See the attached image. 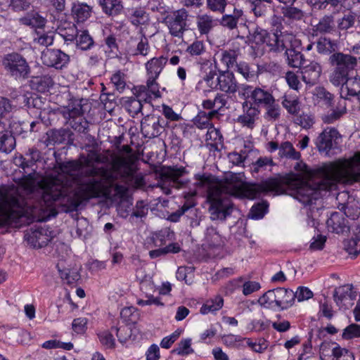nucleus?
Instances as JSON below:
<instances>
[{
  "mask_svg": "<svg viewBox=\"0 0 360 360\" xmlns=\"http://www.w3.org/2000/svg\"><path fill=\"white\" fill-rule=\"evenodd\" d=\"M86 168L84 162L78 160L68 161L60 163V173L56 176L44 177L36 185L37 173L35 171L24 175L19 181V185L28 192V199L25 200L21 198L8 195L6 192L0 191V226L11 224L23 215H30L32 220L41 221L46 211L54 205H60L65 207L66 212L76 210L77 207L71 209L64 199H49L51 197L50 191L46 190L45 181L48 180H60L63 187H68L65 197L75 194L80 197L79 186L86 181L79 184L76 188L72 184L80 173L84 177L83 170ZM65 189V188H63Z\"/></svg>",
  "mask_w": 360,
  "mask_h": 360,
  "instance_id": "1",
  "label": "nucleus"
},
{
  "mask_svg": "<svg viewBox=\"0 0 360 360\" xmlns=\"http://www.w3.org/2000/svg\"><path fill=\"white\" fill-rule=\"evenodd\" d=\"M86 168L82 172L88 178L85 184L79 188L80 197H75L73 194L70 197H65L68 187L60 184V180L53 179L45 181L46 190L50 191L51 197L46 195L49 199H64L71 209L78 207L83 200L98 198L101 195H109L110 186L116 181L119 173L122 176H131L134 173V158L132 155L122 157L110 151L102 153L91 152L84 160Z\"/></svg>",
  "mask_w": 360,
  "mask_h": 360,
  "instance_id": "2",
  "label": "nucleus"
},
{
  "mask_svg": "<svg viewBox=\"0 0 360 360\" xmlns=\"http://www.w3.org/2000/svg\"><path fill=\"white\" fill-rule=\"evenodd\" d=\"M200 186H208L207 202L212 221H224L233 211L231 197L255 199L262 193L273 192L281 194L285 191L283 181L278 178H269L259 184H249L242 179L240 174H231L223 181L213 184L212 176L203 174L198 178Z\"/></svg>",
  "mask_w": 360,
  "mask_h": 360,
  "instance_id": "3",
  "label": "nucleus"
},
{
  "mask_svg": "<svg viewBox=\"0 0 360 360\" xmlns=\"http://www.w3.org/2000/svg\"><path fill=\"white\" fill-rule=\"evenodd\" d=\"M319 179L314 187L305 184L294 192V197L304 205H311L320 197V191L331 190L338 184L360 182V152L349 158H340L323 164L316 169Z\"/></svg>",
  "mask_w": 360,
  "mask_h": 360,
  "instance_id": "4",
  "label": "nucleus"
},
{
  "mask_svg": "<svg viewBox=\"0 0 360 360\" xmlns=\"http://www.w3.org/2000/svg\"><path fill=\"white\" fill-rule=\"evenodd\" d=\"M328 63L333 68L330 81L334 85L340 86L347 78H349L357 65V59L350 54L336 52L329 56Z\"/></svg>",
  "mask_w": 360,
  "mask_h": 360,
  "instance_id": "5",
  "label": "nucleus"
},
{
  "mask_svg": "<svg viewBox=\"0 0 360 360\" xmlns=\"http://www.w3.org/2000/svg\"><path fill=\"white\" fill-rule=\"evenodd\" d=\"M188 16V11L184 8L165 11L162 23L167 26L169 33L172 37L181 39L184 32L188 30L187 23Z\"/></svg>",
  "mask_w": 360,
  "mask_h": 360,
  "instance_id": "6",
  "label": "nucleus"
},
{
  "mask_svg": "<svg viewBox=\"0 0 360 360\" xmlns=\"http://www.w3.org/2000/svg\"><path fill=\"white\" fill-rule=\"evenodd\" d=\"M250 41L256 44H266L271 51L281 52L285 49V44L290 42L292 37L288 34L277 37L275 33H270L266 30L256 27L252 34H250Z\"/></svg>",
  "mask_w": 360,
  "mask_h": 360,
  "instance_id": "7",
  "label": "nucleus"
},
{
  "mask_svg": "<svg viewBox=\"0 0 360 360\" xmlns=\"http://www.w3.org/2000/svg\"><path fill=\"white\" fill-rule=\"evenodd\" d=\"M4 65L11 75L15 77H25L30 68L26 60L18 53H11L6 56Z\"/></svg>",
  "mask_w": 360,
  "mask_h": 360,
  "instance_id": "8",
  "label": "nucleus"
},
{
  "mask_svg": "<svg viewBox=\"0 0 360 360\" xmlns=\"http://www.w3.org/2000/svg\"><path fill=\"white\" fill-rule=\"evenodd\" d=\"M164 120L157 115L145 116L141 122V131L144 137L153 139L158 137L163 130Z\"/></svg>",
  "mask_w": 360,
  "mask_h": 360,
  "instance_id": "9",
  "label": "nucleus"
},
{
  "mask_svg": "<svg viewBox=\"0 0 360 360\" xmlns=\"http://www.w3.org/2000/svg\"><path fill=\"white\" fill-rule=\"evenodd\" d=\"M41 58L44 65L56 69H62L70 60V56L59 49H46Z\"/></svg>",
  "mask_w": 360,
  "mask_h": 360,
  "instance_id": "10",
  "label": "nucleus"
},
{
  "mask_svg": "<svg viewBox=\"0 0 360 360\" xmlns=\"http://www.w3.org/2000/svg\"><path fill=\"white\" fill-rule=\"evenodd\" d=\"M217 89L226 94H234L239 89V84L234 74L229 70H219L217 77Z\"/></svg>",
  "mask_w": 360,
  "mask_h": 360,
  "instance_id": "11",
  "label": "nucleus"
},
{
  "mask_svg": "<svg viewBox=\"0 0 360 360\" xmlns=\"http://www.w3.org/2000/svg\"><path fill=\"white\" fill-rule=\"evenodd\" d=\"M134 95L144 103H150L153 98L160 97L158 83L153 79H147L146 84L135 86Z\"/></svg>",
  "mask_w": 360,
  "mask_h": 360,
  "instance_id": "12",
  "label": "nucleus"
},
{
  "mask_svg": "<svg viewBox=\"0 0 360 360\" xmlns=\"http://www.w3.org/2000/svg\"><path fill=\"white\" fill-rule=\"evenodd\" d=\"M48 232V229L43 227L34 230L31 229L25 233V238L33 248H40L46 246L51 240V236Z\"/></svg>",
  "mask_w": 360,
  "mask_h": 360,
  "instance_id": "13",
  "label": "nucleus"
},
{
  "mask_svg": "<svg viewBox=\"0 0 360 360\" xmlns=\"http://www.w3.org/2000/svg\"><path fill=\"white\" fill-rule=\"evenodd\" d=\"M186 173V171L184 167H170L162 172V176L170 181L172 187L179 189L184 188L188 184V181L181 179Z\"/></svg>",
  "mask_w": 360,
  "mask_h": 360,
  "instance_id": "14",
  "label": "nucleus"
},
{
  "mask_svg": "<svg viewBox=\"0 0 360 360\" xmlns=\"http://www.w3.org/2000/svg\"><path fill=\"white\" fill-rule=\"evenodd\" d=\"M243 114L238 117V122L241 124L243 127L253 129L259 110L249 101H245L243 103Z\"/></svg>",
  "mask_w": 360,
  "mask_h": 360,
  "instance_id": "15",
  "label": "nucleus"
},
{
  "mask_svg": "<svg viewBox=\"0 0 360 360\" xmlns=\"http://www.w3.org/2000/svg\"><path fill=\"white\" fill-rule=\"evenodd\" d=\"M340 136L338 130L335 128L325 129L318 136L316 146L320 151H329L333 147V140Z\"/></svg>",
  "mask_w": 360,
  "mask_h": 360,
  "instance_id": "16",
  "label": "nucleus"
},
{
  "mask_svg": "<svg viewBox=\"0 0 360 360\" xmlns=\"http://www.w3.org/2000/svg\"><path fill=\"white\" fill-rule=\"evenodd\" d=\"M322 72L321 66L315 61L310 62L302 68V79L306 84L314 85L316 84Z\"/></svg>",
  "mask_w": 360,
  "mask_h": 360,
  "instance_id": "17",
  "label": "nucleus"
},
{
  "mask_svg": "<svg viewBox=\"0 0 360 360\" xmlns=\"http://www.w3.org/2000/svg\"><path fill=\"white\" fill-rule=\"evenodd\" d=\"M24 157L22 155L17 156L14 159L15 165L22 167L25 169L26 167H29L36 162L41 160V153L37 148H30L25 153Z\"/></svg>",
  "mask_w": 360,
  "mask_h": 360,
  "instance_id": "18",
  "label": "nucleus"
},
{
  "mask_svg": "<svg viewBox=\"0 0 360 360\" xmlns=\"http://www.w3.org/2000/svg\"><path fill=\"white\" fill-rule=\"evenodd\" d=\"M56 267L62 280L68 285H72L80 278L78 269L77 268H71L70 265H67L65 261H60Z\"/></svg>",
  "mask_w": 360,
  "mask_h": 360,
  "instance_id": "19",
  "label": "nucleus"
},
{
  "mask_svg": "<svg viewBox=\"0 0 360 360\" xmlns=\"http://www.w3.org/2000/svg\"><path fill=\"white\" fill-rule=\"evenodd\" d=\"M167 62L164 56L153 58L146 63L148 78L156 81L160 72Z\"/></svg>",
  "mask_w": 360,
  "mask_h": 360,
  "instance_id": "20",
  "label": "nucleus"
},
{
  "mask_svg": "<svg viewBox=\"0 0 360 360\" xmlns=\"http://www.w3.org/2000/svg\"><path fill=\"white\" fill-rule=\"evenodd\" d=\"M300 41L299 46L294 47L290 44L286 46L283 51L287 56L288 64L292 68H300L303 65L304 56L300 51L297 49H300L302 46V40L298 37Z\"/></svg>",
  "mask_w": 360,
  "mask_h": 360,
  "instance_id": "21",
  "label": "nucleus"
},
{
  "mask_svg": "<svg viewBox=\"0 0 360 360\" xmlns=\"http://www.w3.org/2000/svg\"><path fill=\"white\" fill-rule=\"evenodd\" d=\"M250 97L253 102L252 105L255 107H264L272 103L274 99L269 91L259 87L254 89Z\"/></svg>",
  "mask_w": 360,
  "mask_h": 360,
  "instance_id": "22",
  "label": "nucleus"
},
{
  "mask_svg": "<svg viewBox=\"0 0 360 360\" xmlns=\"http://www.w3.org/2000/svg\"><path fill=\"white\" fill-rule=\"evenodd\" d=\"M196 195V191H191L185 193L184 197L186 199L185 203L176 212L172 213L168 219L172 222H177L180 217L189 209L193 207L195 205L194 197Z\"/></svg>",
  "mask_w": 360,
  "mask_h": 360,
  "instance_id": "23",
  "label": "nucleus"
},
{
  "mask_svg": "<svg viewBox=\"0 0 360 360\" xmlns=\"http://www.w3.org/2000/svg\"><path fill=\"white\" fill-rule=\"evenodd\" d=\"M243 12L241 9L235 8L233 13L224 14L219 20V24L229 30H234L237 27L240 21H243Z\"/></svg>",
  "mask_w": 360,
  "mask_h": 360,
  "instance_id": "24",
  "label": "nucleus"
},
{
  "mask_svg": "<svg viewBox=\"0 0 360 360\" xmlns=\"http://www.w3.org/2000/svg\"><path fill=\"white\" fill-rule=\"evenodd\" d=\"M217 19L207 13L198 15L196 18L197 27L200 34H207L217 26Z\"/></svg>",
  "mask_w": 360,
  "mask_h": 360,
  "instance_id": "25",
  "label": "nucleus"
},
{
  "mask_svg": "<svg viewBox=\"0 0 360 360\" xmlns=\"http://www.w3.org/2000/svg\"><path fill=\"white\" fill-rule=\"evenodd\" d=\"M205 141L211 150H219L224 145V139L219 129L210 126L206 134Z\"/></svg>",
  "mask_w": 360,
  "mask_h": 360,
  "instance_id": "26",
  "label": "nucleus"
},
{
  "mask_svg": "<svg viewBox=\"0 0 360 360\" xmlns=\"http://www.w3.org/2000/svg\"><path fill=\"white\" fill-rule=\"evenodd\" d=\"M127 17L131 24L135 26L144 25L149 20L148 14L141 7L128 8Z\"/></svg>",
  "mask_w": 360,
  "mask_h": 360,
  "instance_id": "27",
  "label": "nucleus"
},
{
  "mask_svg": "<svg viewBox=\"0 0 360 360\" xmlns=\"http://www.w3.org/2000/svg\"><path fill=\"white\" fill-rule=\"evenodd\" d=\"M278 307L287 309L290 307L295 300L294 292L290 289L277 288Z\"/></svg>",
  "mask_w": 360,
  "mask_h": 360,
  "instance_id": "28",
  "label": "nucleus"
},
{
  "mask_svg": "<svg viewBox=\"0 0 360 360\" xmlns=\"http://www.w3.org/2000/svg\"><path fill=\"white\" fill-rule=\"evenodd\" d=\"M333 297L336 304L342 307L345 305L344 302L352 300L355 295L352 291V286L351 285H345L335 290Z\"/></svg>",
  "mask_w": 360,
  "mask_h": 360,
  "instance_id": "29",
  "label": "nucleus"
},
{
  "mask_svg": "<svg viewBox=\"0 0 360 360\" xmlns=\"http://www.w3.org/2000/svg\"><path fill=\"white\" fill-rule=\"evenodd\" d=\"M271 25L272 30L269 32L270 33H275L278 37L284 34H288L292 37L293 39H292V40L290 39V42L285 44V48L286 47V46L289 44L294 47L299 46L300 41H298V37H297V35H295L292 33H290L288 32H282L283 25L280 18L274 16L271 20Z\"/></svg>",
  "mask_w": 360,
  "mask_h": 360,
  "instance_id": "30",
  "label": "nucleus"
},
{
  "mask_svg": "<svg viewBox=\"0 0 360 360\" xmlns=\"http://www.w3.org/2000/svg\"><path fill=\"white\" fill-rule=\"evenodd\" d=\"M341 347L336 342H322L319 348V358L321 360H334L336 352Z\"/></svg>",
  "mask_w": 360,
  "mask_h": 360,
  "instance_id": "31",
  "label": "nucleus"
},
{
  "mask_svg": "<svg viewBox=\"0 0 360 360\" xmlns=\"http://www.w3.org/2000/svg\"><path fill=\"white\" fill-rule=\"evenodd\" d=\"M143 102L144 101L135 96L126 97L122 100V105L131 117H135L141 112Z\"/></svg>",
  "mask_w": 360,
  "mask_h": 360,
  "instance_id": "32",
  "label": "nucleus"
},
{
  "mask_svg": "<svg viewBox=\"0 0 360 360\" xmlns=\"http://www.w3.org/2000/svg\"><path fill=\"white\" fill-rule=\"evenodd\" d=\"M99 6L108 15H117L123 8L121 0H98Z\"/></svg>",
  "mask_w": 360,
  "mask_h": 360,
  "instance_id": "33",
  "label": "nucleus"
},
{
  "mask_svg": "<svg viewBox=\"0 0 360 360\" xmlns=\"http://www.w3.org/2000/svg\"><path fill=\"white\" fill-rule=\"evenodd\" d=\"M15 147V139L11 131H0V151L8 153Z\"/></svg>",
  "mask_w": 360,
  "mask_h": 360,
  "instance_id": "34",
  "label": "nucleus"
},
{
  "mask_svg": "<svg viewBox=\"0 0 360 360\" xmlns=\"http://www.w3.org/2000/svg\"><path fill=\"white\" fill-rule=\"evenodd\" d=\"M224 305V299L220 295H215L213 298H210L205 301L200 309L202 314H207L209 313H214L222 308Z\"/></svg>",
  "mask_w": 360,
  "mask_h": 360,
  "instance_id": "35",
  "label": "nucleus"
},
{
  "mask_svg": "<svg viewBox=\"0 0 360 360\" xmlns=\"http://www.w3.org/2000/svg\"><path fill=\"white\" fill-rule=\"evenodd\" d=\"M72 12L75 19L79 22H82L90 17L91 8L86 4H75L72 8Z\"/></svg>",
  "mask_w": 360,
  "mask_h": 360,
  "instance_id": "36",
  "label": "nucleus"
},
{
  "mask_svg": "<svg viewBox=\"0 0 360 360\" xmlns=\"http://www.w3.org/2000/svg\"><path fill=\"white\" fill-rule=\"evenodd\" d=\"M76 46L84 51L90 49L94 44L93 38L86 30H79L76 34Z\"/></svg>",
  "mask_w": 360,
  "mask_h": 360,
  "instance_id": "37",
  "label": "nucleus"
},
{
  "mask_svg": "<svg viewBox=\"0 0 360 360\" xmlns=\"http://www.w3.org/2000/svg\"><path fill=\"white\" fill-rule=\"evenodd\" d=\"M278 155L281 158H285L294 160H298L301 158L300 153L295 150L290 141L283 142L280 145Z\"/></svg>",
  "mask_w": 360,
  "mask_h": 360,
  "instance_id": "38",
  "label": "nucleus"
},
{
  "mask_svg": "<svg viewBox=\"0 0 360 360\" xmlns=\"http://www.w3.org/2000/svg\"><path fill=\"white\" fill-rule=\"evenodd\" d=\"M337 44L328 38H320L316 43L317 51L321 54L331 55L336 53Z\"/></svg>",
  "mask_w": 360,
  "mask_h": 360,
  "instance_id": "39",
  "label": "nucleus"
},
{
  "mask_svg": "<svg viewBox=\"0 0 360 360\" xmlns=\"http://www.w3.org/2000/svg\"><path fill=\"white\" fill-rule=\"evenodd\" d=\"M239 55L238 51L229 49L222 51L220 54V60L225 65L226 70L234 68L237 65V58Z\"/></svg>",
  "mask_w": 360,
  "mask_h": 360,
  "instance_id": "40",
  "label": "nucleus"
},
{
  "mask_svg": "<svg viewBox=\"0 0 360 360\" xmlns=\"http://www.w3.org/2000/svg\"><path fill=\"white\" fill-rule=\"evenodd\" d=\"M258 302L266 308L278 307L277 288L268 290L259 297Z\"/></svg>",
  "mask_w": 360,
  "mask_h": 360,
  "instance_id": "41",
  "label": "nucleus"
},
{
  "mask_svg": "<svg viewBox=\"0 0 360 360\" xmlns=\"http://www.w3.org/2000/svg\"><path fill=\"white\" fill-rule=\"evenodd\" d=\"M340 85L342 86V90L345 89L349 96H357L360 91V79L356 76L347 78Z\"/></svg>",
  "mask_w": 360,
  "mask_h": 360,
  "instance_id": "42",
  "label": "nucleus"
},
{
  "mask_svg": "<svg viewBox=\"0 0 360 360\" xmlns=\"http://www.w3.org/2000/svg\"><path fill=\"white\" fill-rule=\"evenodd\" d=\"M46 139L45 143L46 146L61 143L65 140V131L64 129H52L46 132Z\"/></svg>",
  "mask_w": 360,
  "mask_h": 360,
  "instance_id": "43",
  "label": "nucleus"
},
{
  "mask_svg": "<svg viewBox=\"0 0 360 360\" xmlns=\"http://www.w3.org/2000/svg\"><path fill=\"white\" fill-rule=\"evenodd\" d=\"M334 22L332 16H324L315 26L314 31L318 34L330 33L333 30Z\"/></svg>",
  "mask_w": 360,
  "mask_h": 360,
  "instance_id": "44",
  "label": "nucleus"
},
{
  "mask_svg": "<svg viewBox=\"0 0 360 360\" xmlns=\"http://www.w3.org/2000/svg\"><path fill=\"white\" fill-rule=\"evenodd\" d=\"M227 4V0H206L207 9L214 13L224 14Z\"/></svg>",
  "mask_w": 360,
  "mask_h": 360,
  "instance_id": "45",
  "label": "nucleus"
},
{
  "mask_svg": "<svg viewBox=\"0 0 360 360\" xmlns=\"http://www.w3.org/2000/svg\"><path fill=\"white\" fill-rule=\"evenodd\" d=\"M33 84L39 91L44 92L53 85V81L50 76L44 75L35 77Z\"/></svg>",
  "mask_w": 360,
  "mask_h": 360,
  "instance_id": "46",
  "label": "nucleus"
},
{
  "mask_svg": "<svg viewBox=\"0 0 360 360\" xmlns=\"http://www.w3.org/2000/svg\"><path fill=\"white\" fill-rule=\"evenodd\" d=\"M172 353L180 356H187L193 354L194 350L191 348V339H184L178 343L176 348L172 351Z\"/></svg>",
  "mask_w": 360,
  "mask_h": 360,
  "instance_id": "47",
  "label": "nucleus"
},
{
  "mask_svg": "<svg viewBox=\"0 0 360 360\" xmlns=\"http://www.w3.org/2000/svg\"><path fill=\"white\" fill-rule=\"evenodd\" d=\"M194 268L192 266H179L176 273V277L179 281H184L186 283L191 284L193 275Z\"/></svg>",
  "mask_w": 360,
  "mask_h": 360,
  "instance_id": "48",
  "label": "nucleus"
},
{
  "mask_svg": "<svg viewBox=\"0 0 360 360\" xmlns=\"http://www.w3.org/2000/svg\"><path fill=\"white\" fill-rule=\"evenodd\" d=\"M22 22L25 25H30L34 27L41 28L44 26L46 20L38 13H33L22 18Z\"/></svg>",
  "mask_w": 360,
  "mask_h": 360,
  "instance_id": "49",
  "label": "nucleus"
},
{
  "mask_svg": "<svg viewBox=\"0 0 360 360\" xmlns=\"http://www.w3.org/2000/svg\"><path fill=\"white\" fill-rule=\"evenodd\" d=\"M266 110L265 113V118L268 120H277L279 119L281 115V108L278 103H276L275 99L272 103L264 106Z\"/></svg>",
  "mask_w": 360,
  "mask_h": 360,
  "instance_id": "50",
  "label": "nucleus"
},
{
  "mask_svg": "<svg viewBox=\"0 0 360 360\" xmlns=\"http://www.w3.org/2000/svg\"><path fill=\"white\" fill-rule=\"evenodd\" d=\"M126 75L124 72L118 70L111 77V82L119 91H123L126 86Z\"/></svg>",
  "mask_w": 360,
  "mask_h": 360,
  "instance_id": "51",
  "label": "nucleus"
},
{
  "mask_svg": "<svg viewBox=\"0 0 360 360\" xmlns=\"http://www.w3.org/2000/svg\"><path fill=\"white\" fill-rule=\"evenodd\" d=\"M345 249L349 255H352L356 257L360 254V248L359 240H356V234L354 233V237L345 243Z\"/></svg>",
  "mask_w": 360,
  "mask_h": 360,
  "instance_id": "52",
  "label": "nucleus"
},
{
  "mask_svg": "<svg viewBox=\"0 0 360 360\" xmlns=\"http://www.w3.org/2000/svg\"><path fill=\"white\" fill-rule=\"evenodd\" d=\"M63 115L65 119H68L70 121L72 120L73 119H77L80 117H82V106L79 104L74 107L68 106L63 110Z\"/></svg>",
  "mask_w": 360,
  "mask_h": 360,
  "instance_id": "53",
  "label": "nucleus"
},
{
  "mask_svg": "<svg viewBox=\"0 0 360 360\" xmlns=\"http://www.w3.org/2000/svg\"><path fill=\"white\" fill-rule=\"evenodd\" d=\"M342 338L344 340L360 338V326L355 323L349 325L343 330Z\"/></svg>",
  "mask_w": 360,
  "mask_h": 360,
  "instance_id": "54",
  "label": "nucleus"
},
{
  "mask_svg": "<svg viewBox=\"0 0 360 360\" xmlns=\"http://www.w3.org/2000/svg\"><path fill=\"white\" fill-rule=\"evenodd\" d=\"M148 212V206L143 200L136 202L131 213L132 217L142 218L146 217Z\"/></svg>",
  "mask_w": 360,
  "mask_h": 360,
  "instance_id": "55",
  "label": "nucleus"
},
{
  "mask_svg": "<svg viewBox=\"0 0 360 360\" xmlns=\"http://www.w3.org/2000/svg\"><path fill=\"white\" fill-rule=\"evenodd\" d=\"M70 124L72 129L80 133H86L89 130V123L82 117L70 121Z\"/></svg>",
  "mask_w": 360,
  "mask_h": 360,
  "instance_id": "56",
  "label": "nucleus"
},
{
  "mask_svg": "<svg viewBox=\"0 0 360 360\" xmlns=\"http://www.w3.org/2000/svg\"><path fill=\"white\" fill-rule=\"evenodd\" d=\"M274 165V163L272 158L268 157H260L252 164V171L257 173L260 170L266 169L267 166H272Z\"/></svg>",
  "mask_w": 360,
  "mask_h": 360,
  "instance_id": "57",
  "label": "nucleus"
},
{
  "mask_svg": "<svg viewBox=\"0 0 360 360\" xmlns=\"http://www.w3.org/2000/svg\"><path fill=\"white\" fill-rule=\"evenodd\" d=\"M101 343L108 349H113L115 341L112 333L109 331H103L98 335Z\"/></svg>",
  "mask_w": 360,
  "mask_h": 360,
  "instance_id": "58",
  "label": "nucleus"
},
{
  "mask_svg": "<svg viewBox=\"0 0 360 360\" xmlns=\"http://www.w3.org/2000/svg\"><path fill=\"white\" fill-rule=\"evenodd\" d=\"M194 124L199 129L209 128L211 126L206 112L200 111L193 120Z\"/></svg>",
  "mask_w": 360,
  "mask_h": 360,
  "instance_id": "59",
  "label": "nucleus"
},
{
  "mask_svg": "<svg viewBox=\"0 0 360 360\" xmlns=\"http://www.w3.org/2000/svg\"><path fill=\"white\" fill-rule=\"evenodd\" d=\"M295 123L304 129H309L313 126L314 120L311 115L302 114L295 118Z\"/></svg>",
  "mask_w": 360,
  "mask_h": 360,
  "instance_id": "60",
  "label": "nucleus"
},
{
  "mask_svg": "<svg viewBox=\"0 0 360 360\" xmlns=\"http://www.w3.org/2000/svg\"><path fill=\"white\" fill-rule=\"evenodd\" d=\"M267 206L264 203H258L252 207L250 212V216L252 219H262L266 211Z\"/></svg>",
  "mask_w": 360,
  "mask_h": 360,
  "instance_id": "61",
  "label": "nucleus"
},
{
  "mask_svg": "<svg viewBox=\"0 0 360 360\" xmlns=\"http://www.w3.org/2000/svg\"><path fill=\"white\" fill-rule=\"evenodd\" d=\"M282 13L285 17L293 20H301L304 16L300 9L291 6L283 8Z\"/></svg>",
  "mask_w": 360,
  "mask_h": 360,
  "instance_id": "62",
  "label": "nucleus"
},
{
  "mask_svg": "<svg viewBox=\"0 0 360 360\" xmlns=\"http://www.w3.org/2000/svg\"><path fill=\"white\" fill-rule=\"evenodd\" d=\"M236 71L242 75L247 80H251L255 77L254 71L250 70L249 65L246 63H237L236 65Z\"/></svg>",
  "mask_w": 360,
  "mask_h": 360,
  "instance_id": "63",
  "label": "nucleus"
},
{
  "mask_svg": "<svg viewBox=\"0 0 360 360\" xmlns=\"http://www.w3.org/2000/svg\"><path fill=\"white\" fill-rule=\"evenodd\" d=\"M334 360H355L354 354L347 348L340 347Z\"/></svg>",
  "mask_w": 360,
  "mask_h": 360,
  "instance_id": "64",
  "label": "nucleus"
}]
</instances>
